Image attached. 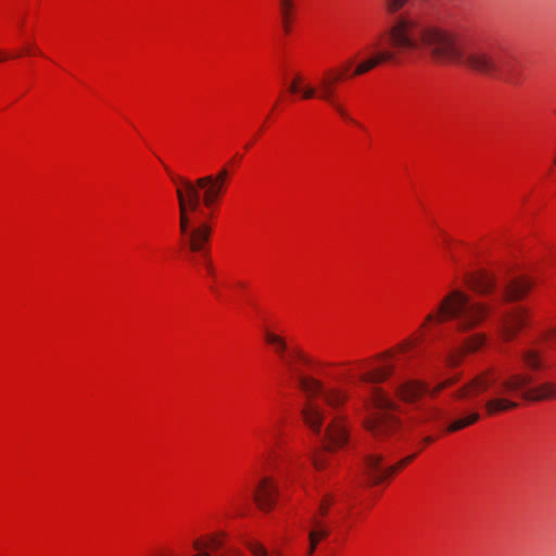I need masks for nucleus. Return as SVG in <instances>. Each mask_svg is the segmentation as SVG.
Instances as JSON below:
<instances>
[{
  "instance_id": "1",
  "label": "nucleus",
  "mask_w": 556,
  "mask_h": 556,
  "mask_svg": "<svg viewBox=\"0 0 556 556\" xmlns=\"http://www.w3.org/2000/svg\"><path fill=\"white\" fill-rule=\"evenodd\" d=\"M384 35L393 50H378L379 42H376L374 48L377 51L359 62L352 76L363 75L382 63L395 62L400 53H406L427 56L439 64H463L479 74L510 85L520 81L517 62L513 56L482 46L467 47L457 33L412 15L395 17Z\"/></svg>"
},
{
  "instance_id": "2",
  "label": "nucleus",
  "mask_w": 556,
  "mask_h": 556,
  "mask_svg": "<svg viewBox=\"0 0 556 556\" xmlns=\"http://www.w3.org/2000/svg\"><path fill=\"white\" fill-rule=\"evenodd\" d=\"M293 358L308 364L309 358L301 351H294L290 357L281 361L294 375L299 388L305 395L302 416L305 424L320 437L326 451H319L313 456V464L320 470L327 464V451L343 446L349 439L345 417L337 412L348 401L346 391L337 387H325L319 380L303 376L294 365Z\"/></svg>"
},
{
  "instance_id": "3",
  "label": "nucleus",
  "mask_w": 556,
  "mask_h": 556,
  "mask_svg": "<svg viewBox=\"0 0 556 556\" xmlns=\"http://www.w3.org/2000/svg\"><path fill=\"white\" fill-rule=\"evenodd\" d=\"M532 381V376L527 374L514 372L504 378L493 371H484L459 388L455 396L459 400L473 401L488 393V399L481 402L488 415L516 408L518 403L510 399L514 394H519L527 401H541L556 396V386L549 382L526 389Z\"/></svg>"
},
{
  "instance_id": "4",
  "label": "nucleus",
  "mask_w": 556,
  "mask_h": 556,
  "mask_svg": "<svg viewBox=\"0 0 556 556\" xmlns=\"http://www.w3.org/2000/svg\"><path fill=\"white\" fill-rule=\"evenodd\" d=\"M170 176L177 185L180 233L187 238V243L192 252H202L206 255L205 244L211 238L212 227L206 220L192 227L191 214L202 212L201 205L207 208L212 207L223 195L225 186L215 182L210 177H200L192 181L184 177Z\"/></svg>"
},
{
  "instance_id": "5",
  "label": "nucleus",
  "mask_w": 556,
  "mask_h": 556,
  "mask_svg": "<svg viewBox=\"0 0 556 556\" xmlns=\"http://www.w3.org/2000/svg\"><path fill=\"white\" fill-rule=\"evenodd\" d=\"M392 371V365H383L359 375V381L369 386L367 401L377 409L365 420V427L377 438L393 435L400 427L399 419L392 413L394 403L380 388L375 386L384 381Z\"/></svg>"
},
{
  "instance_id": "6",
  "label": "nucleus",
  "mask_w": 556,
  "mask_h": 556,
  "mask_svg": "<svg viewBox=\"0 0 556 556\" xmlns=\"http://www.w3.org/2000/svg\"><path fill=\"white\" fill-rule=\"evenodd\" d=\"M490 305L472 301L460 290H453L440 302L435 312L426 316L427 323L441 324L453 319L459 330H467L479 325L490 313Z\"/></svg>"
},
{
  "instance_id": "7",
  "label": "nucleus",
  "mask_w": 556,
  "mask_h": 556,
  "mask_svg": "<svg viewBox=\"0 0 556 556\" xmlns=\"http://www.w3.org/2000/svg\"><path fill=\"white\" fill-rule=\"evenodd\" d=\"M342 72H327L319 80L318 87L307 85L302 92V98L305 100L318 98L329 103L343 118L349 122L355 121L348 114L345 109L337 102L334 98L336 85L343 79Z\"/></svg>"
},
{
  "instance_id": "8",
  "label": "nucleus",
  "mask_w": 556,
  "mask_h": 556,
  "mask_svg": "<svg viewBox=\"0 0 556 556\" xmlns=\"http://www.w3.org/2000/svg\"><path fill=\"white\" fill-rule=\"evenodd\" d=\"M415 456V454L407 456L395 465H386L383 463V455L379 452H372L365 457V475L372 484H378L391 477L396 470L406 466Z\"/></svg>"
},
{
  "instance_id": "9",
  "label": "nucleus",
  "mask_w": 556,
  "mask_h": 556,
  "mask_svg": "<svg viewBox=\"0 0 556 556\" xmlns=\"http://www.w3.org/2000/svg\"><path fill=\"white\" fill-rule=\"evenodd\" d=\"M528 311L521 306H515L498 313V327L505 341L513 340L517 333L528 325Z\"/></svg>"
},
{
  "instance_id": "10",
  "label": "nucleus",
  "mask_w": 556,
  "mask_h": 556,
  "mask_svg": "<svg viewBox=\"0 0 556 556\" xmlns=\"http://www.w3.org/2000/svg\"><path fill=\"white\" fill-rule=\"evenodd\" d=\"M277 495L278 486L268 477L262 479L253 492L254 501L262 510L271 509L275 506Z\"/></svg>"
},
{
  "instance_id": "11",
  "label": "nucleus",
  "mask_w": 556,
  "mask_h": 556,
  "mask_svg": "<svg viewBox=\"0 0 556 556\" xmlns=\"http://www.w3.org/2000/svg\"><path fill=\"white\" fill-rule=\"evenodd\" d=\"M427 392H429L428 386L415 380L404 381L396 388L399 397L408 403L417 401Z\"/></svg>"
},
{
  "instance_id": "12",
  "label": "nucleus",
  "mask_w": 556,
  "mask_h": 556,
  "mask_svg": "<svg viewBox=\"0 0 556 556\" xmlns=\"http://www.w3.org/2000/svg\"><path fill=\"white\" fill-rule=\"evenodd\" d=\"M531 289V282L526 279H514L509 281L502 293V302H514L523 298Z\"/></svg>"
},
{
  "instance_id": "13",
  "label": "nucleus",
  "mask_w": 556,
  "mask_h": 556,
  "mask_svg": "<svg viewBox=\"0 0 556 556\" xmlns=\"http://www.w3.org/2000/svg\"><path fill=\"white\" fill-rule=\"evenodd\" d=\"M446 418V414L439 407L430 405H419L416 407L412 420L415 425H424Z\"/></svg>"
},
{
  "instance_id": "14",
  "label": "nucleus",
  "mask_w": 556,
  "mask_h": 556,
  "mask_svg": "<svg viewBox=\"0 0 556 556\" xmlns=\"http://www.w3.org/2000/svg\"><path fill=\"white\" fill-rule=\"evenodd\" d=\"M520 358L525 367L530 370H539L544 367L541 353L536 349L530 348L522 351Z\"/></svg>"
},
{
  "instance_id": "15",
  "label": "nucleus",
  "mask_w": 556,
  "mask_h": 556,
  "mask_svg": "<svg viewBox=\"0 0 556 556\" xmlns=\"http://www.w3.org/2000/svg\"><path fill=\"white\" fill-rule=\"evenodd\" d=\"M471 286L480 294H490L496 288V279L492 275L483 274L475 278Z\"/></svg>"
},
{
  "instance_id": "16",
  "label": "nucleus",
  "mask_w": 556,
  "mask_h": 556,
  "mask_svg": "<svg viewBox=\"0 0 556 556\" xmlns=\"http://www.w3.org/2000/svg\"><path fill=\"white\" fill-rule=\"evenodd\" d=\"M480 418V415L478 412H469L465 416L457 417L453 421L450 422L446 430L448 432H455L458 430H462L476 421H478Z\"/></svg>"
},
{
  "instance_id": "17",
  "label": "nucleus",
  "mask_w": 556,
  "mask_h": 556,
  "mask_svg": "<svg viewBox=\"0 0 556 556\" xmlns=\"http://www.w3.org/2000/svg\"><path fill=\"white\" fill-rule=\"evenodd\" d=\"M264 339L268 344L274 346L280 358H286L288 345L285 338L271 331H265Z\"/></svg>"
},
{
  "instance_id": "18",
  "label": "nucleus",
  "mask_w": 556,
  "mask_h": 556,
  "mask_svg": "<svg viewBox=\"0 0 556 556\" xmlns=\"http://www.w3.org/2000/svg\"><path fill=\"white\" fill-rule=\"evenodd\" d=\"M408 0H384L383 8L389 15L396 14L400 10H402Z\"/></svg>"
},
{
  "instance_id": "19",
  "label": "nucleus",
  "mask_w": 556,
  "mask_h": 556,
  "mask_svg": "<svg viewBox=\"0 0 556 556\" xmlns=\"http://www.w3.org/2000/svg\"><path fill=\"white\" fill-rule=\"evenodd\" d=\"M280 12L282 15L286 30H288V22L292 12L293 2L292 0H279Z\"/></svg>"
},
{
  "instance_id": "20",
  "label": "nucleus",
  "mask_w": 556,
  "mask_h": 556,
  "mask_svg": "<svg viewBox=\"0 0 556 556\" xmlns=\"http://www.w3.org/2000/svg\"><path fill=\"white\" fill-rule=\"evenodd\" d=\"M247 546L254 556H281L280 554H268L267 549L258 542H248Z\"/></svg>"
},
{
  "instance_id": "21",
  "label": "nucleus",
  "mask_w": 556,
  "mask_h": 556,
  "mask_svg": "<svg viewBox=\"0 0 556 556\" xmlns=\"http://www.w3.org/2000/svg\"><path fill=\"white\" fill-rule=\"evenodd\" d=\"M484 342V337L482 334H475L471 337L465 344L464 351L473 352L478 350Z\"/></svg>"
},
{
  "instance_id": "22",
  "label": "nucleus",
  "mask_w": 556,
  "mask_h": 556,
  "mask_svg": "<svg viewBox=\"0 0 556 556\" xmlns=\"http://www.w3.org/2000/svg\"><path fill=\"white\" fill-rule=\"evenodd\" d=\"M313 529L309 532H316L318 540L325 539L329 534V530L323 525L321 521L313 518Z\"/></svg>"
},
{
  "instance_id": "23",
  "label": "nucleus",
  "mask_w": 556,
  "mask_h": 556,
  "mask_svg": "<svg viewBox=\"0 0 556 556\" xmlns=\"http://www.w3.org/2000/svg\"><path fill=\"white\" fill-rule=\"evenodd\" d=\"M228 170L226 168H222L216 175H206L205 177H210L215 182L226 186V180L228 178Z\"/></svg>"
},
{
  "instance_id": "24",
  "label": "nucleus",
  "mask_w": 556,
  "mask_h": 556,
  "mask_svg": "<svg viewBox=\"0 0 556 556\" xmlns=\"http://www.w3.org/2000/svg\"><path fill=\"white\" fill-rule=\"evenodd\" d=\"M302 83V77L300 75H296L295 78L293 79V81L290 84L289 86V91L291 93H298V92H303V89L306 87L304 86L303 88L300 87Z\"/></svg>"
},
{
  "instance_id": "25",
  "label": "nucleus",
  "mask_w": 556,
  "mask_h": 556,
  "mask_svg": "<svg viewBox=\"0 0 556 556\" xmlns=\"http://www.w3.org/2000/svg\"><path fill=\"white\" fill-rule=\"evenodd\" d=\"M193 547L199 552L194 556H211V554L206 549H204V543L202 541L195 540L193 542Z\"/></svg>"
},
{
  "instance_id": "26",
  "label": "nucleus",
  "mask_w": 556,
  "mask_h": 556,
  "mask_svg": "<svg viewBox=\"0 0 556 556\" xmlns=\"http://www.w3.org/2000/svg\"><path fill=\"white\" fill-rule=\"evenodd\" d=\"M308 539H309V548H308L307 554L311 556V555H313L319 540H318V538H316V532H309Z\"/></svg>"
},
{
  "instance_id": "27",
  "label": "nucleus",
  "mask_w": 556,
  "mask_h": 556,
  "mask_svg": "<svg viewBox=\"0 0 556 556\" xmlns=\"http://www.w3.org/2000/svg\"><path fill=\"white\" fill-rule=\"evenodd\" d=\"M331 505V498L329 496L325 497L320 504L319 513L320 515H326L328 507Z\"/></svg>"
},
{
  "instance_id": "28",
  "label": "nucleus",
  "mask_w": 556,
  "mask_h": 556,
  "mask_svg": "<svg viewBox=\"0 0 556 556\" xmlns=\"http://www.w3.org/2000/svg\"><path fill=\"white\" fill-rule=\"evenodd\" d=\"M212 546L214 548H219L223 546V542L214 536L210 539V543H204V549L208 546Z\"/></svg>"
},
{
  "instance_id": "29",
  "label": "nucleus",
  "mask_w": 556,
  "mask_h": 556,
  "mask_svg": "<svg viewBox=\"0 0 556 556\" xmlns=\"http://www.w3.org/2000/svg\"><path fill=\"white\" fill-rule=\"evenodd\" d=\"M452 383V380H446L440 384H438L434 390L430 393L432 396H434L435 394H438L440 391H442L444 388H446L447 386H450Z\"/></svg>"
},
{
  "instance_id": "30",
  "label": "nucleus",
  "mask_w": 556,
  "mask_h": 556,
  "mask_svg": "<svg viewBox=\"0 0 556 556\" xmlns=\"http://www.w3.org/2000/svg\"><path fill=\"white\" fill-rule=\"evenodd\" d=\"M547 340L551 341L552 344L556 345V329L552 330L548 336Z\"/></svg>"
},
{
  "instance_id": "31",
  "label": "nucleus",
  "mask_w": 556,
  "mask_h": 556,
  "mask_svg": "<svg viewBox=\"0 0 556 556\" xmlns=\"http://www.w3.org/2000/svg\"><path fill=\"white\" fill-rule=\"evenodd\" d=\"M412 345H413V341L406 340L405 342H403L401 344L400 350L405 351L406 349L410 348Z\"/></svg>"
},
{
  "instance_id": "32",
  "label": "nucleus",
  "mask_w": 556,
  "mask_h": 556,
  "mask_svg": "<svg viewBox=\"0 0 556 556\" xmlns=\"http://www.w3.org/2000/svg\"><path fill=\"white\" fill-rule=\"evenodd\" d=\"M448 363L451 365H456L458 363V358L454 355H451L450 358H448Z\"/></svg>"
},
{
  "instance_id": "33",
  "label": "nucleus",
  "mask_w": 556,
  "mask_h": 556,
  "mask_svg": "<svg viewBox=\"0 0 556 556\" xmlns=\"http://www.w3.org/2000/svg\"><path fill=\"white\" fill-rule=\"evenodd\" d=\"M391 354H392L391 352H387V353H384V354L379 355V356H378V358L383 359V358H386V357L391 356Z\"/></svg>"
},
{
  "instance_id": "34",
  "label": "nucleus",
  "mask_w": 556,
  "mask_h": 556,
  "mask_svg": "<svg viewBox=\"0 0 556 556\" xmlns=\"http://www.w3.org/2000/svg\"><path fill=\"white\" fill-rule=\"evenodd\" d=\"M432 441H433V439H432L431 437H426V438L424 439V442H425V443H431Z\"/></svg>"
},
{
  "instance_id": "35",
  "label": "nucleus",
  "mask_w": 556,
  "mask_h": 556,
  "mask_svg": "<svg viewBox=\"0 0 556 556\" xmlns=\"http://www.w3.org/2000/svg\"><path fill=\"white\" fill-rule=\"evenodd\" d=\"M358 364H359V367L363 368L364 361H359Z\"/></svg>"
},
{
  "instance_id": "36",
  "label": "nucleus",
  "mask_w": 556,
  "mask_h": 556,
  "mask_svg": "<svg viewBox=\"0 0 556 556\" xmlns=\"http://www.w3.org/2000/svg\"><path fill=\"white\" fill-rule=\"evenodd\" d=\"M207 269H208V271H210V273H212V267H211V265H207Z\"/></svg>"
},
{
  "instance_id": "37",
  "label": "nucleus",
  "mask_w": 556,
  "mask_h": 556,
  "mask_svg": "<svg viewBox=\"0 0 556 556\" xmlns=\"http://www.w3.org/2000/svg\"><path fill=\"white\" fill-rule=\"evenodd\" d=\"M351 64H353L352 60L348 62V66H350Z\"/></svg>"
},
{
  "instance_id": "38",
  "label": "nucleus",
  "mask_w": 556,
  "mask_h": 556,
  "mask_svg": "<svg viewBox=\"0 0 556 556\" xmlns=\"http://www.w3.org/2000/svg\"><path fill=\"white\" fill-rule=\"evenodd\" d=\"M4 59H5V56H2V58H0V61H2V60H4Z\"/></svg>"
},
{
  "instance_id": "39",
  "label": "nucleus",
  "mask_w": 556,
  "mask_h": 556,
  "mask_svg": "<svg viewBox=\"0 0 556 556\" xmlns=\"http://www.w3.org/2000/svg\"><path fill=\"white\" fill-rule=\"evenodd\" d=\"M555 165H556V157H555Z\"/></svg>"
}]
</instances>
